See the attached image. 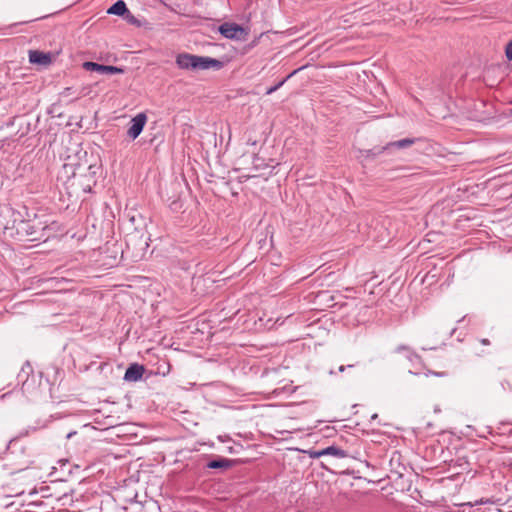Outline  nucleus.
Wrapping results in <instances>:
<instances>
[{"label": "nucleus", "mask_w": 512, "mask_h": 512, "mask_svg": "<svg viewBox=\"0 0 512 512\" xmlns=\"http://www.w3.org/2000/svg\"><path fill=\"white\" fill-rule=\"evenodd\" d=\"M13 225L11 227L14 233L12 236L16 237L19 241H39L44 236L43 232L46 229L45 223L34 214L32 218L24 219L22 214L18 211L13 213Z\"/></svg>", "instance_id": "f257e3e1"}, {"label": "nucleus", "mask_w": 512, "mask_h": 512, "mask_svg": "<svg viewBox=\"0 0 512 512\" xmlns=\"http://www.w3.org/2000/svg\"><path fill=\"white\" fill-rule=\"evenodd\" d=\"M176 64L180 69L192 71L208 70L211 68L219 70L224 66V63L218 59L189 53L178 54Z\"/></svg>", "instance_id": "f03ea898"}, {"label": "nucleus", "mask_w": 512, "mask_h": 512, "mask_svg": "<svg viewBox=\"0 0 512 512\" xmlns=\"http://www.w3.org/2000/svg\"><path fill=\"white\" fill-rule=\"evenodd\" d=\"M64 169L68 172V169L72 170V176H77L86 179V182L81 183L84 192H91L92 187L96 185V175L100 167L92 163H65Z\"/></svg>", "instance_id": "7ed1b4c3"}, {"label": "nucleus", "mask_w": 512, "mask_h": 512, "mask_svg": "<svg viewBox=\"0 0 512 512\" xmlns=\"http://www.w3.org/2000/svg\"><path fill=\"white\" fill-rule=\"evenodd\" d=\"M220 34L227 39L240 40L246 35L245 29L236 23H224L219 26Z\"/></svg>", "instance_id": "20e7f679"}, {"label": "nucleus", "mask_w": 512, "mask_h": 512, "mask_svg": "<svg viewBox=\"0 0 512 512\" xmlns=\"http://www.w3.org/2000/svg\"><path fill=\"white\" fill-rule=\"evenodd\" d=\"M83 68L87 71H95L100 74H123L124 69L117 66L103 65L96 62L87 61L83 63Z\"/></svg>", "instance_id": "39448f33"}, {"label": "nucleus", "mask_w": 512, "mask_h": 512, "mask_svg": "<svg viewBox=\"0 0 512 512\" xmlns=\"http://www.w3.org/2000/svg\"><path fill=\"white\" fill-rule=\"evenodd\" d=\"M147 121L145 113H139L131 120V126L129 127L127 134L133 140L136 139L144 129Z\"/></svg>", "instance_id": "423d86ee"}, {"label": "nucleus", "mask_w": 512, "mask_h": 512, "mask_svg": "<svg viewBox=\"0 0 512 512\" xmlns=\"http://www.w3.org/2000/svg\"><path fill=\"white\" fill-rule=\"evenodd\" d=\"M145 372V367L138 363H133L128 366L124 374V380L127 382L139 381Z\"/></svg>", "instance_id": "0eeeda50"}, {"label": "nucleus", "mask_w": 512, "mask_h": 512, "mask_svg": "<svg viewBox=\"0 0 512 512\" xmlns=\"http://www.w3.org/2000/svg\"><path fill=\"white\" fill-rule=\"evenodd\" d=\"M29 61L32 64L46 66L52 62V55L51 53H45L39 50H30Z\"/></svg>", "instance_id": "6e6552de"}, {"label": "nucleus", "mask_w": 512, "mask_h": 512, "mask_svg": "<svg viewBox=\"0 0 512 512\" xmlns=\"http://www.w3.org/2000/svg\"><path fill=\"white\" fill-rule=\"evenodd\" d=\"M490 435L494 438H507L512 439V424L500 423L495 428H491Z\"/></svg>", "instance_id": "1a4fd4ad"}, {"label": "nucleus", "mask_w": 512, "mask_h": 512, "mask_svg": "<svg viewBox=\"0 0 512 512\" xmlns=\"http://www.w3.org/2000/svg\"><path fill=\"white\" fill-rule=\"evenodd\" d=\"M420 140H421V138H405V139L393 141V142L388 143L385 147H383L382 150L389 149L391 147H395L398 149H404V148L412 146L413 144H415L417 141H420Z\"/></svg>", "instance_id": "9d476101"}, {"label": "nucleus", "mask_w": 512, "mask_h": 512, "mask_svg": "<svg viewBox=\"0 0 512 512\" xmlns=\"http://www.w3.org/2000/svg\"><path fill=\"white\" fill-rule=\"evenodd\" d=\"M233 460L219 457L217 459L211 460L207 463L206 467L209 469H228L232 467Z\"/></svg>", "instance_id": "9b49d317"}, {"label": "nucleus", "mask_w": 512, "mask_h": 512, "mask_svg": "<svg viewBox=\"0 0 512 512\" xmlns=\"http://www.w3.org/2000/svg\"><path fill=\"white\" fill-rule=\"evenodd\" d=\"M107 13L123 17L128 13V8L123 0H118L108 8Z\"/></svg>", "instance_id": "f8f14e48"}, {"label": "nucleus", "mask_w": 512, "mask_h": 512, "mask_svg": "<svg viewBox=\"0 0 512 512\" xmlns=\"http://www.w3.org/2000/svg\"><path fill=\"white\" fill-rule=\"evenodd\" d=\"M325 455H331L336 458H344L347 456V452L339 447L336 446H329L327 448H324Z\"/></svg>", "instance_id": "ddd939ff"}, {"label": "nucleus", "mask_w": 512, "mask_h": 512, "mask_svg": "<svg viewBox=\"0 0 512 512\" xmlns=\"http://www.w3.org/2000/svg\"><path fill=\"white\" fill-rule=\"evenodd\" d=\"M297 72V70H294L292 73H290L285 79H283L282 81H280L279 83H277L276 85L270 87L267 89L266 91V94L267 95H270L272 93H274L275 91H277L284 83L287 79H289L291 76H293L295 73Z\"/></svg>", "instance_id": "4468645a"}, {"label": "nucleus", "mask_w": 512, "mask_h": 512, "mask_svg": "<svg viewBox=\"0 0 512 512\" xmlns=\"http://www.w3.org/2000/svg\"><path fill=\"white\" fill-rule=\"evenodd\" d=\"M123 18L130 24L140 26V21L133 14H131L129 10L128 13L123 16Z\"/></svg>", "instance_id": "2eb2a0df"}, {"label": "nucleus", "mask_w": 512, "mask_h": 512, "mask_svg": "<svg viewBox=\"0 0 512 512\" xmlns=\"http://www.w3.org/2000/svg\"><path fill=\"white\" fill-rule=\"evenodd\" d=\"M512 391V384L508 380H504L500 383V389L499 392L506 393Z\"/></svg>", "instance_id": "dca6fc26"}, {"label": "nucleus", "mask_w": 512, "mask_h": 512, "mask_svg": "<svg viewBox=\"0 0 512 512\" xmlns=\"http://www.w3.org/2000/svg\"><path fill=\"white\" fill-rule=\"evenodd\" d=\"M308 454L311 458H320L321 456H325L324 449L321 450H309Z\"/></svg>", "instance_id": "f3484780"}, {"label": "nucleus", "mask_w": 512, "mask_h": 512, "mask_svg": "<svg viewBox=\"0 0 512 512\" xmlns=\"http://www.w3.org/2000/svg\"><path fill=\"white\" fill-rule=\"evenodd\" d=\"M505 55L508 60H512V40L509 41L505 47Z\"/></svg>", "instance_id": "a211bd4d"}, {"label": "nucleus", "mask_w": 512, "mask_h": 512, "mask_svg": "<svg viewBox=\"0 0 512 512\" xmlns=\"http://www.w3.org/2000/svg\"><path fill=\"white\" fill-rule=\"evenodd\" d=\"M456 463H457L458 466L463 467L462 470L466 469V467H464V466H468L469 465V463H468V461L466 460L465 457L458 458L456 460Z\"/></svg>", "instance_id": "6ab92c4d"}, {"label": "nucleus", "mask_w": 512, "mask_h": 512, "mask_svg": "<svg viewBox=\"0 0 512 512\" xmlns=\"http://www.w3.org/2000/svg\"><path fill=\"white\" fill-rule=\"evenodd\" d=\"M16 444H17V438L11 439L7 446L8 451H11Z\"/></svg>", "instance_id": "aec40b11"}, {"label": "nucleus", "mask_w": 512, "mask_h": 512, "mask_svg": "<svg viewBox=\"0 0 512 512\" xmlns=\"http://www.w3.org/2000/svg\"><path fill=\"white\" fill-rule=\"evenodd\" d=\"M429 374H433V375L438 376V377H444V376L447 375L446 372H433V371H430V370L426 373V375H429Z\"/></svg>", "instance_id": "412c9836"}, {"label": "nucleus", "mask_w": 512, "mask_h": 512, "mask_svg": "<svg viewBox=\"0 0 512 512\" xmlns=\"http://www.w3.org/2000/svg\"><path fill=\"white\" fill-rule=\"evenodd\" d=\"M354 367L353 364H349L347 366L341 365L338 368V372H344L346 369H352Z\"/></svg>", "instance_id": "4be33fe9"}, {"label": "nucleus", "mask_w": 512, "mask_h": 512, "mask_svg": "<svg viewBox=\"0 0 512 512\" xmlns=\"http://www.w3.org/2000/svg\"><path fill=\"white\" fill-rule=\"evenodd\" d=\"M403 350H406V351H409L410 350V347L409 346H406V345H400L396 348V351L397 352H400V351H403Z\"/></svg>", "instance_id": "5701e85b"}, {"label": "nucleus", "mask_w": 512, "mask_h": 512, "mask_svg": "<svg viewBox=\"0 0 512 512\" xmlns=\"http://www.w3.org/2000/svg\"><path fill=\"white\" fill-rule=\"evenodd\" d=\"M507 473L510 475V477L512 478V462H510L508 465H507Z\"/></svg>", "instance_id": "b1692460"}, {"label": "nucleus", "mask_w": 512, "mask_h": 512, "mask_svg": "<svg viewBox=\"0 0 512 512\" xmlns=\"http://www.w3.org/2000/svg\"><path fill=\"white\" fill-rule=\"evenodd\" d=\"M480 343L483 344V345H489L490 341L487 338H482V339H480Z\"/></svg>", "instance_id": "393cba45"}, {"label": "nucleus", "mask_w": 512, "mask_h": 512, "mask_svg": "<svg viewBox=\"0 0 512 512\" xmlns=\"http://www.w3.org/2000/svg\"><path fill=\"white\" fill-rule=\"evenodd\" d=\"M76 434V432H69L66 436L67 439L71 438L72 435Z\"/></svg>", "instance_id": "a878e982"}, {"label": "nucleus", "mask_w": 512, "mask_h": 512, "mask_svg": "<svg viewBox=\"0 0 512 512\" xmlns=\"http://www.w3.org/2000/svg\"><path fill=\"white\" fill-rule=\"evenodd\" d=\"M33 20H27V21H22L20 22L19 24H26V23H29V22H32Z\"/></svg>", "instance_id": "bb28decb"}, {"label": "nucleus", "mask_w": 512, "mask_h": 512, "mask_svg": "<svg viewBox=\"0 0 512 512\" xmlns=\"http://www.w3.org/2000/svg\"><path fill=\"white\" fill-rule=\"evenodd\" d=\"M371 418L372 419H376V418H378V415L377 414H373Z\"/></svg>", "instance_id": "cd10ccee"}, {"label": "nucleus", "mask_w": 512, "mask_h": 512, "mask_svg": "<svg viewBox=\"0 0 512 512\" xmlns=\"http://www.w3.org/2000/svg\"><path fill=\"white\" fill-rule=\"evenodd\" d=\"M243 177H244V178H246V179H248V178H250L251 176H250V175H244Z\"/></svg>", "instance_id": "c85d7f7f"}]
</instances>
